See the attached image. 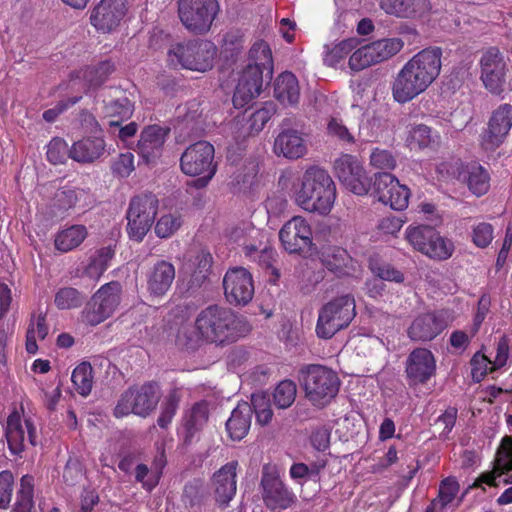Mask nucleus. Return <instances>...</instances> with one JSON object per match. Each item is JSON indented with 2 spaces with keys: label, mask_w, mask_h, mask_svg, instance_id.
Segmentation results:
<instances>
[{
  "label": "nucleus",
  "mask_w": 512,
  "mask_h": 512,
  "mask_svg": "<svg viewBox=\"0 0 512 512\" xmlns=\"http://www.w3.org/2000/svg\"><path fill=\"white\" fill-rule=\"evenodd\" d=\"M364 42L363 39L349 37L332 48L326 45L324 63L330 67H335L352 52L348 61L349 68L352 71L359 72L391 59L404 47V41L398 37Z\"/></svg>",
  "instance_id": "nucleus-1"
},
{
  "label": "nucleus",
  "mask_w": 512,
  "mask_h": 512,
  "mask_svg": "<svg viewBox=\"0 0 512 512\" xmlns=\"http://www.w3.org/2000/svg\"><path fill=\"white\" fill-rule=\"evenodd\" d=\"M194 327L200 340L217 347L234 344L251 331L245 317L216 304L207 306L197 314Z\"/></svg>",
  "instance_id": "nucleus-2"
},
{
  "label": "nucleus",
  "mask_w": 512,
  "mask_h": 512,
  "mask_svg": "<svg viewBox=\"0 0 512 512\" xmlns=\"http://www.w3.org/2000/svg\"><path fill=\"white\" fill-rule=\"evenodd\" d=\"M336 200V186L329 173L319 167L308 168L295 193L296 203L304 210L327 215Z\"/></svg>",
  "instance_id": "nucleus-3"
},
{
  "label": "nucleus",
  "mask_w": 512,
  "mask_h": 512,
  "mask_svg": "<svg viewBox=\"0 0 512 512\" xmlns=\"http://www.w3.org/2000/svg\"><path fill=\"white\" fill-rule=\"evenodd\" d=\"M300 374L305 397L317 408L327 406L339 392L340 379L331 368L310 364L303 367Z\"/></svg>",
  "instance_id": "nucleus-4"
},
{
  "label": "nucleus",
  "mask_w": 512,
  "mask_h": 512,
  "mask_svg": "<svg viewBox=\"0 0 512 512\" xmlns=\"http://www.w3.org/2000/svg\"><path fill=\"white\" fill-rule=\"evenodd\" d=\"M216 54L217 47L212 41L195 39L173 45L167 60L174 68L206 72L213 67Z\"/></svg>",
  "instance_id": "nucleus-5"
},
{
  "label": "nucleus",
  "mask_w": 512,
  "mask_h": 512,
  "mask_svg": "<svg viewBox=\"0 0 512 512\" xmlns=\"http://www.w3.org/2000/svg\"><path fill=\"white\" fill-rule=\"evenodd\" d=\"M356 316L355 299L350 294L333 298L319 312L315 332L320 339H331L337 332L347 328Z\"/></svg>",
  "instance_id": "nucleus-6"
},
{
  "label": "nucleus",
  "mask_w": 512,
  "mask_h": 512,
  "mask_svg": "<svg viewBox=\"0 0 512 512\" xmlns=\"http://www.w3.org/2000/svg\"><path fill=\"white\" fill-rule=\"evenodd\" d=\"M160 397V387L155 381L131 386L120 395L113 415L118 419L130 414L146 418L156 409Z\"/></svg>",
  "instance_id": "nucleus-7"
},
{
  "label": "nucleus",
  "mask_w": 512,
  "mask_h": 512,
  "mask_svg": "<svg viewBox=\"0 0 512 512\" xmlns=\"http://www.w3.org/2000/svg\"><path fill=\"white\" fill-rule=\"evenodd\" d=\"M215 149L208 141H197L188 146L180 158L181 171L188 176L199 178L195 180L196 188L208 185L217 171V163L214 161Z\"/></svg>",
  "instance_id": "nucleus-8"
},
{
  "label": "nucleus",
  "mask_w": 512,
  "mask_h": 512,
  "mask_svg": "<svg viewBox=\"0 0 512 512\" xmlns=\"http://www.w3.org/2000/svg\"><path fill=\"white\" fill-rule=\"evenodd\" d=\"M158 208L159 200L151 192L140 193L130 199L126 211V231L131 240L138 243L143 241L155 221Z\"/></svg>",
  "instance_id": "nucleus-9"
},
{
  "label": "nucleus",
  "mask_w": 512,
  "mask_h": 512,
  "mask_svg": "<svg viewBox=\"0 0 512 512\" xmlns=\"http://www.w3.org/2000/svg\"><path fill=\"white\" fill-rule=\"evenodd\" d=\"M405 238L415 250L434 260H447L454 252L453 243L429 225L407 227Z\"/></svg>",
  "instance_id": "nucleus-10"
},
{
  "label": "nucleus",
  "mask_w": 512,
  "mask_h": 512,
  "mask_svg": "<svg viewBox=\"0 0 512 512\" xmlns=\"http://www.w3.org/2000/svg\"><path fill=\"white\" fill-rule=\"evenodd\" d=\"M122 285L111 281L102 285L87 302L83 310V319L96 326L112 316L121 301Z\"/></svg>",
  "instance_id": "nucleus-11"
},
{
  "label": "nucleus",
  "mask_w": 512,
  "mask_h": 512,
  "mask_svg": "<svg viewBox=\"0 0 512 512\" xmlns=\"http://www.w3.org/2000/svg\"><path fill=\"white\" fill-rule=\"evenodd\" d=\"M220 10L218 0H179L178 14L190 32H209Z\"/></svg>",
  "instance_id": "nucleus-12"
},
{
  "label": "nucleus",
  "mask_w": 512,
  "mask_h": 512,
  "mask_svg": "<svg viewBox=\"0 0 512 512\" xmlns=\"http://www.w3.org/2000/svg\"><path fill=\"white\" fill-rule=\"evenodd\" d=\"M333 168L336 177L348 191L358 196H364L370 192L372 179L356 156L341 154L335 159Z\"/></svg>",
  "instance_id": "nucleus-13"
},
{
  "label": "nucleus",
  "mask_w": 512,
  "mask_h": 512,
  "mask_svg": "<svg viewBox=\"0 0 512 512\" xmlns=\"http://www.w3.org/2000/svg\"><path fill=\"white\" fill-rule=\"evenodd\" d=\"M4 435L8 449L14 456L22 457L27 444L36 446L37 431L33 420L26 418L23 425L21 414L16 409L7 417Z\"/></svg>",
  "instance_id": "nucleus-14"
},
{
  "label": "nucleus",
  "mask_w": 512,
  "mask_h": 512,
  "mask_svg": "<svg viewBox=\"0 0 512 512\" xmlns=\"http://www.w3.org/2000/svg\"><path fill=\"white\" fill-rule=\"evenodd\" d=\"M283 248L290 254H302L313 245L312 229L302 216H294L279 231Z\"/></svg>",
  "instance_id": "nucleus-15"
},
{
  "label": "nucleus",
  "mask_w": 512,
  "mask_h": 512,
  "mask_svg": "<svg viewBox=\"0 0 512 512\" xmlns=\"http://www.w3.org/2000/svg\"><path fill=\"white\" fill-rule=\"evenodd\" d=\"M321 265L337 278L351 277L359 268L358 261L348 250L338 245H323L317 252Z\"/></svg>",
  "instance_id": "nucleus-16"
},
{
  "label": "nucleus",
  "mask_w": 512,
  "mask_h": 512,
  "mask_svg": "<svg viewBox=\"0 0 512 512\" xmlns=\"http://www.w3.org/2000/svg\"><path fill=\"white\" fill-rule=\"evenodd\" d=\"M226 300L232 305H246L254 295L251 273L243 267L229 269L223 279Z\"/></svg>",
  "instance_id": "nucleus-17"
},
{
  "label": "nucleus",
  "mask_w": 512,
  "mask_h": 512,
  "mask_svg": "<svg viewBox=\"0 0 512 512\" xmlns=\"http://www.w3.org/2000/svg\"><path fill=\"white\" fill-rule=\"evenodd\" d=\"M170 127L152 124L144 127L136 146V152L147 165L156 164L162 157Z\"/></svg>",
  "instance_id": "nucleus-18"
},
{
  "label": "nucleus",
  "mask_w": 512,
  "mask_h": 512,
  "mask_svg": "<svg viewBox=\"0 0 512 512\" xmlns=\"http://www.w3.org/2000/svg\"><path fill=\"white\" fill-rule=\"evenodd\" d=\"M429 87L426 80L404 64L391 82V94L396 103L403 105L424 93Z\"/></svg>",
  "instance_id": "nucleus-19"
},
{
  "label": "nucleus",
  "mask_w": 512,
  "mask_h": 512,
  "mask_svg": "<svg viewBox=\"0 0 512 512\" xmlns=\"http://www.w3.org/2000/svg\"><path fill=\"white\" fill-rule=\"evenodd\" d=\"M448 322L449 315L445 310L421 314L412 321L407 334L412 341H431L447 328Z\"/></svg>",
  "instance_id": "nucleus-20"
},
{
  "label": "nucleus",
  "mask_w": 512,
  "mask_h": 512,
  "mask_svg": "<svg viewBox=\"0 0 512 512\" xmlns=\"http://www.w3.org/2000/svg\"><path fill=\"white\" fill-rule=\"evenodd\" d=\"M481 80L487 90L500 94L506 82V62L497 48L488 49L480 59Z\"/></svg>",
  "instance_id": "nucleus-21"
},
{
  "label": "nucleus",
  "mask_w": 512,
  "mask_h": 512,
  "mask_svg": "<svg viewBox=\"0 0 512 512\" xmlns=\"http://www.w3.org/2000/svg\"><path fill=\"white\" fill-rule=\"evenodd\" d=\"M409 386L426 384L436 374V360L426 348H415L410 352L405 364Z\"/></svg>",
  "instance_id": "nucleus-22"
},
{
  "label": "nucleus",
  "mask_w": 512,
  "mask_h": 512,
  "mask_svg": "<svg viewBox=\"0 0 512 512\" xmlns=\"http://www.w3.org/2000/svg\"><path fill=\"white\" fill-rule=\"evenodd\" d=\"M209 419V407L205 400L194 403L190 409L185 410L180 427L177 429L178 437L183 445L190 446L199 439V435Z\"/></svg>",
  "instance_id": "nucleus-23"
},
{
  "label": "nucleus",
  "mask_w": 512,
  "mask_h": 512,
  "mask_svg": "<svg viewBox=\"0 0 512 512\" xmlns=\"http://www.w3.org/2000/svg\"><path fill=\"white\" fill-rule=\"evenodd\" d=\"M442 54L440 47L430 46L417 52L404 64L431 86L440 75Z\"/></svg>",
  "instance_id": "nucleus-24"
},
{
  "label": "nucleus",
  "mask_w": 512,
  "mask_h": 512,
  "mask_svg": "<svg viewBox=\"0 0 512 512\" xmlns=\"http://www.w3.org/2000/svg\"><path fill=\"white\" fill-rule=\"evenodd\" d=\"M264 73L257 66H246L242 70L232 99L236 109L244 108L260 95Z\"/></svg>",
  "instance_id": "nucleus-25"
},
{
  "label": "nucleus",
  "mask_w": 512,
  "mask_h": 512,
  "mask_svg": "<svg viewBox=\"0 0 512 512\" xmlns=\"http://www.w3.org/2000/svg\"><path fill=\"white\" fill-rule=\"evenodd\" d=\"M512 127V105L502 104L491 115L488 129L482 136V146L486 150L498 148Z\"/></svg>",
  "instance_id": "nucleus-26"
},
{
  "label": "nucleus",
  "mask_w": 512,
  "mask_h": 512,
  "mask_svg": "<svg viewBox=\"0 0 512 512\" xmlns=\"http://www.w3.org/2000/svg\"><path fill=\"white\" fill-rule=\"evenodd\" d=\"M175 266L166 260H158L146 272V290L152 298H162L175 280Z\"/></svg>",
  "instance_id": "nucleus-27"
},
{
  "label": "nucleus",
  "mask_w": 512,
  "mask_h": 512,
  "mask_svg": "<svg viewBox=\"0 0 512 512\" xmlns=\"http://www.w3.org/2000/svg\"><path fill=\"white\" fill-rule=\"evenodd\" d=\"M126 0H101L91 11L90 22L97 30L115 29L126 14Z\"/></svg>",
  "instance_id": "nucleus-28"
},
{
  "label": "nucleus",
  "mask_w": 512,
  "mask_h": 512,
  "mask_svg": "<svg viewBox=\"0 0 512 512\" xmlns=\"http://www.w3.org/2000/svg\"><path fill=\"white\" fill-rule=\"evenodd\" d=\"M239 463L230 461L217 470L212 477L215 500L221 506H227L237 491V469Z\"/></svg>",
  "instance_id": "nucleus-29"
},
{
  "label": "nucleus",
  "mask_w": 512,
  "mask_h": 512,
  "mask_svg": "<svg viewBox=\"0 0 512 512\" xmlns=\"http://www.w3.org/2000/svg\"><path fill=\"white\" fill-rule=\"evenodd\" d=\"M114 63L104 60L96 65H87L70 74V81L80 80L86 92L100 88L114 72Z\"/></svg>",
  "instance_id": "nucleus-30"
},
{
  "label": "nucleus",
  "mask_w": 512,
  "mask_h": 512,
  "mask_svg": "<svg viewBox=\"0 0 512 512\" xmlns=\"http://www.w3.org/2000/svg\"><path fill=\"white\" fill-rule=\"evenodd\" d=\"M273 150L277 156L299 159L306 154L307 147L300 132L294 129H285L275 138Z\"/></svg>",
  "instance_id": "nucleus-31"
},
{
  "label": "nucleus",
  "mask_w": 512,
  "mask_h": 512,
  "mask_svg": "<svg viewBox=\"0 0 512 512\" xmlns=\"http://www.w3.org/2000/svg\"><path fill=\"white\" fill-rule=\"evenodd\" d=\"M106 143L102 136H88L74 142L69 157L82 164H90L105 153Z\"/></svg>",
  "instance_id": "nucleus-32"
},
{
  "label": "nucleus",
  "mask_w": 512,
  "mask_h": 512,
  "mask_svg": "<svg viewBox=\"0 0 512 512\" xmlns=\"http://www.w3.org/2000/svg\"><path fill=\"white\" fill-rule=\"evenodd\" d=\"M380 6L400 18H421L431 9L429 0H381Z\"/></svg>",
  "instance_id": "nucleus-33"
},
{
  "label": "nucleus",
  "mask_w": 512,
  "mask_h": 512,
  "mask_svg": "<svg viewBox=\"0 0 512 512\" xmlns=\"http://www.w3.org/2000/svg\"><path fill=\"white\" fill-rule=\"evenodd\" d=\"M264 489V501L267 507L273 511L280 512L287 509L294 502V495L284 484L276 479H262Z\"/></svg>",
  "instance_id": "nucleus-34"
},
{
  "label": "nucleus",
  "mask_w": 512,
  "mask_h": 512,
  "mask_svg": "<svg viewBox=\"0 0 512 512\" xmlns=\"http://www.w3.org/2000/svg\"><path fill=\"white\" fill-rule=\"evenodd\" d=\"M253 410L248 402L239 403L226 421V431L233 441H241L249 432Z\"/></svg>",
  "instance_id": "nucleus-35"
},
{
  "label": "nucleus",
  "mask_w": 512,
  "mask_h": 512,
  "mask_svg": "<svg viewBox=\"0 0 512 512\" xmlns=\"http://www.w3.org/2000/svg\"><path fill=\"white\" fill-rule=\"evenodd\" d=\"M274 97L284 106H294L299 102V82L292 72L285 71L276 78Z\"/></svg>",
  "instance_id": "nucleus-36"
},
{
  "label": "nucleus",
  "mask_w": 512,
  "mask_h": 512,
  "mask_svg": "<svg viewBox=\"0 0 512 512\" xmlns=\"http://www.w3.org/2000/svg\"><path fill=\"white\" fill-rule=\"evenodd\" d=\"M88 236L87 228L82 224H74L59 230L54 238V247L61 253H68L78 248Z\"/></svg>",
  "instance_id": "nucleus-37"
},
{
  "label": "nucleus",
  "mask_w": 512,
  "mask_h": 512,
  "mask_svg": "<svg viewBox=\"0 0 512 512\" xmlns=\"http://www.w3.org/2000/svg\"><path fill=\"white\" fill-rule=\"evenodd\" d=\"M213 264L212 254L206 249L190 252L184 263V269L196 282H203L209 275Z\"/></svg>",
  "instance_id": "nucleus-38"
},
{
  "label": "nucleus",
  "mask_w": 512,
  "mask_h": 512,
  "mask_svg": "<svg viewBox=\"0 0 512 512\" xmlns=\"http://www.w3.org/2000/svg\"><path fill=\"white\" fill-rule=\"evenodd\" d=\"M439 142L440 136L425 124L411 127L406 138L407 146L411 150H434L439 145Z\"/></svg>",
  "instance_id": "nucleus-39"
},
{
  "label": "nucleus",
  "mask_w": 512,
  "mask_h": 512,
  "mask_svg": "<svg viewBox=\"0 0 512 512\" xmlns=\"http://www.w3.org/2000/svg\"><path fill=\"white\" fill-rule=\"evenodd\" d=\"M461 175L469 191L475 196L481 197L489 191L490 175L481 165H468Z\"/></svg>",
  "instance_id": "nucleus-40"
},
{
  "label": "nucleus",
  "mask_w": 512,
  "mask_h": 512,
  "mask_svg": "<svg viewBox=\"0 0 512 512\" xmlns=\"http://www.w3.org/2000/svg\"><path fill=\"white\" fill-rule=\"evenodd\" d=\"M49 333L46 314L39 312L33 314L26 332V351L28 354H36L38 351L37 340H44Z\"/></svg>",
  "instance_id": "nucleus-41"
},
{
  "label": "nucleus",
  "mask_w": 512,
  "mask_h": 512,
  "mask_svg": "<svg viewBox=\"0 0 512 512\" xmlns=\"http://www.w3.org/2000/svg\"><path fill=\"white\" fill-rule=\"evenodd\" d=\"M115 256V245L101 247L90 257L85 267L84 274L92 279L98 280L108 269L110 261Z\"/></svg>",
  "instance_id": "nucleus-42"
},
{
  "label": "nucleus",
  "mask_w": 512,
  "mask_h": 512,
  "mask_svg": "<svg viewBox=\"0 0 512 512\" xmlns=\"http://www.w3.org/2000/svg\"><path fill=\"white\" fill-rule=\"evenodd\" d=\"M249 63L247 66H257L267 75L273 72V57L270 46L263 40L256 41L248 52Z\"/></svg>",
  "instance_id": "nucleus-43"
},
{
  "label": "nucleus",
  "mask_w": 512,
  "mask_h": 512,
  "mask_svg": "<svg viewBox=\"0 0 512 512\" xmlns=\"http://www.w3.org/2000/svg\"><path fill=\"white\" fill-rule=\"evenodd\" d=\"M84 194L82 189L69 186L59 188L54 194L52 207L56 213L63 215L73 209Z\"/></svg>",
  "instance_id": "nucleus-44"
},
{
  "label": "nucleus",
  "mask_w": 512,
  "mask_h": 512,
  "mask_svg": "<svg viewBox=\"0 0 512 512\" xmlns=\"http://www.w3.org/2000/svg\"><path fill=\"white\" fill-rule=\"evenodd\" d=\"M133 104L126 97L111 100L104 106L105 116L111 118L110 126H119L123 120L131 117L133 113Z\"/></svg>",
  "instance_id": "nucleus-45"
},
{
  "label": "nucleus",
  "mask_w": 512,
  "mask_h": 512,
  "mask_svg": "<svg viewBox=\"0 0 512 512\" xmlns=\"http://www.w3.org/2000/svg\"><path fill=\"white\" fill-rule=\"evenodd\" d=\"M34 508V477L24 475L20 479V488L16 493L13 512H32Z\"/></svg>",
  "instance_id": "nucleus-46"
},
{
  "label": "nucleus",
  "mask_w": 512,
  "mask_h": 512,
  "mask_svg": "<svg viewBox=\"0 0 512 512\" xmlns=\"http://www.w3.org/2000/svg\"><path fill=\"white\" fill-rule=\"evenodd\" d=\"M93 368L89 362L77 365L71 375V381L79 395L87 397L93 387Z\"/></svg>",
  "instance_id": "nucleus-47"
},
{
  "label": "nucleus",
  "mask_w": 512,
  "mask_h": 512,
  "mask_svg": "<svg viewBox=\"0 0 512 512\" xmlns=\"http://www.w3.org/2000/svg\"><path fill=\"white\" fill-rule=\"evenodd\" d=\"M85 299L86 296L78 289L66 286L56 291L54 304L59 310H71L81 307Z\"/></svg>",
  "instance_id": "nucleus-48"
},
{
  "label": "nucleus",
  "mask_w": 512,
  "mask_h": 512,
  "mask_svg": "<svg viewBox=\"0 0 512 512\" xmlns=\"http://www.w3.org/2000/svg\"><path fill=\"white\" fill-rule=\"evenodd\" d=\"M460 490V485L455 477L449 476L444 478L439 485L438 495L431 503L432 507L444 510L456 498Z\"/></svg>",
  "instance_id": "nucleus-49"
},
{
  "label": "nucleus",
  "mask_w": 512,
  "mask_h": 512,
  "mask_svg": "<svg viewBox=\"0 0 512 512\" xmlns=\"http://www.w3.org/2000/svg\"><path fill=\"white\" fill-rule=\"evenodd\" d=\"M494 226L486 221L474 223L471 226L470 240L473 245L480 249L489 247L494 239Z\"/></svg>",
  "instance_id": "nucleus-50"
},
{
  "label": "nucleus",
  "mask_w": 512,
  "mask_h": 512,
  "mask_svg": "<svg viewBox=\"0 0 512 512\" xmlns=\"http://www.w3.org/2000/svg\"><path fill=\"white\" fill-rule=\"evenodd\" d=\"M296 393V384L289 379L283 380L274 389V404L280 409L288 408L294 403Z\"/></svg>",
  "instance_id": "nucleus-51"
},
{
  "label": "nucleus",
  "mask_w": 512,
  "mask_h": 512,
  "mask_svg": "<svg viewBox=\"0 0 512 512\" xmlns=\"http://www.w3.org/2000/svg\"><path fill=\"white\" fill-rule=\"evenodd\" d=\"M220 55L230 63H234L243 50V37L241 34H224L221 40Z\"/></svg>",
  "instance_id": "nucleus-52"
},
{
  "label": "nucleus",
  "mask_w": 512,
  "mask_h": 512,
  "mask_svg": "<svg viewBox=\"0 0 512 512\" xmlns=\"http://www.w3.org/2000/svg\"><path fill=\"white\" fill-rule=\"evenodd\" d=\"M398 179L388 172H379L375 173L374 180L371 184V188L373 189V195L382 203L385 202L386 199L391 198V195H388L390 192V188H392L397 182Z\"/></svg>",
  "instance_id": "nucleus-53"
},
{
  "label": "nucleus",
  "mask_w": 512,
  "mask_h": 512,
  "mask_svg": "<svg viewBox=\"0 0 512 512\" xmlns=\"http://www.w3.org/2000/svg\"><path fill=\"white\" fill-rule=\"evenodd\" d=\"M182 225L180 214H164L155 223V234L159 238H169L174 235Z\"/></svg>",
  "instance_id": "nucleus-54"
},
{
  "label": "nucleus",
  "mask_w": 512,
  "mask_h": 512,
  "mask_svg": "<svg viewBox=\"0 0 512 512\" xmlns=\"http://www.w3.org/2000/svg\"><path fill=\"white\" fill-rule=\"evenodd\" d=\"M276 113V105L273 102H265L264 105L253 112L249 117V129L251 133L260 132L271 117Z\"/></svg>",
  "instance_id": "nucleus-55"
},
{
  "label": "nucleus",
  "mask_w": 512,
  "mask_h": 512,
  "mask_svg": "<svg viewBox=\"0 0 512 512\" xmlns=\"http://www.w3.org/2000/svg\"><path fill=\"white\" fill-rule=\"evenodd\" d=\"M326 132L328 136L337 139L343 144L352 145L356 142L355 137L340 118L330 117L327 121Z\"/></svg>",
  "instance_id": "nucleus-56"
},
{
  "label": "nucleus",
  "mask_w": 512,
  "mask_h": 512,
  "mask_svg": "<svg viewBox=\"0 0 512 512\" xmlns=\"http://www.w3.org/2000/svg\"><path fill=\"white\" fill-rule=\"evenodd\" d=\"M205 496L204 485L200 480H193L184 486L182 502L186 507L193 508L202 504Z\"/></svg>",
  "instance_id": "nucleus-57"
},
{
  "label": "nucleus",
  "mask_w": 512,
  "mask_h": 512,
  "mask_svg": "<svg viewBox=\"0 0 512 512\" xmlns=\"http://www.w3.org/2000/svg\"><path fill=\"white\" fill-rule=\"evenodd\" d=\"M388 195H391V198L386 199L383 204L389 205L397 211H402L408 207L410 191L407 186L401 185L399 180L390 188Z\"/></svg>",
  "instance_id": "nucleus-58"
},
{
  "label": "nucleus",
  "mask_w": 512,
  "mask_h": 512,
  "mask_svg": "<svg viewBox=\"0 0 512 512\" xmlns=\"http://www.w3.org/2000/svg\"><path fill=\"white\" fill-rule=\"evenodd\" d=\"M253 413L256 415V421L260 425L268 424L272 417L273 412L270 407L269 399L266 395H252L251 404Z\"/></svg>",
  "instance_id": "nucleus-59"
},
{
  "label": "nucleus",
  "mask_w": 512,
  "mask_h": 512,
  "mask_svg": "<svg viewBox=\"0 0 512 512\" xmlns=\"http://www.w3.org/2000/svg\"><path fill=\"white\" fill-rule=\"evenodd\" d=\"M69 150L68 144L64 139L54 137L47 145V160L53 165L63 164L66 156H69Z\"/></svg>",
  "instance_id": "nucleus-60"
},
{
  "label": "nucleus",
  "mask_w": 512,
  "mask_h": 512,
  "mask_svg": "<svg viewBox=\"0 0 512 512\" xmlns=\"http://www.w3.org/2000/svg\"><path fill=\"white\" fill-rule=\"evenodd\" d=\"M372 273L381 280L401 283L404 281V274L389 263L378 261L370 262Z\"/></svg>",
  "instance_id": "nucleus-61"
},
{
  "label": "nucleus",
  "mask_w": 512,
  "mask_h": 512,
  "mask_svg": "<svg viewBox=\"0 0 512 512\" xmlns=\"http://www.w3.org/2000/svg\"><path fill=\"white\" fill-rule=\"evenodd\" d=\"M370 164L379 170H393L396 158L391 151L376 147L370 154Z\"/></svg>",
  "instance_id": "nucleus-62"
},
{
  "label": "nucleus",
  "mask_w": 512,
  "mask_h": 512,
  "mask_svg": "<svg viewBox=\"0 0 512 512\" xmlns=\"http://www.w3.org/2000/svg\"><path fill=\"white\" fill-rule=\"evenodd\" d=\"M470 364L472 377L478 382L483 380L489 372L497 368L494 366V362L490 361L484 354H481L480 352L474 354Z\"/></svg>",
  "instance_id": "nucleus-63"
},
{
  "label": "nucleus",
  "mask_w": 512,
  "mask_h": 512,
  "mask_svg": "<svg viewBox=\"0 0 512 512\" xmlns=\"http://www.w3.org/2000/svg\"><path fill=\"white\" fill-rule=\"evenodd\" d=\"M14 476L11 471L0 472V509H6L12 499Z\"/></svg>",
  "instance_id": "nucleus-64"
}]
</instances>
